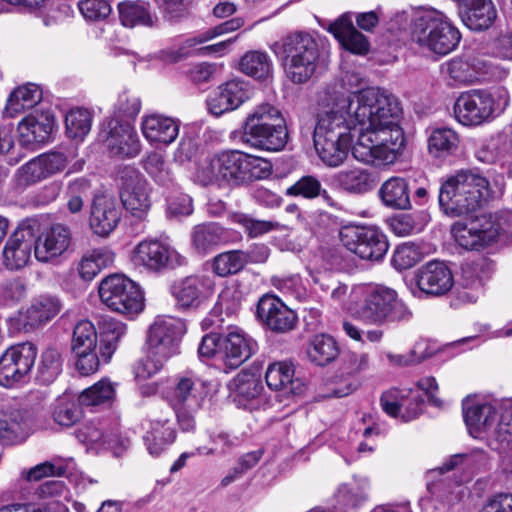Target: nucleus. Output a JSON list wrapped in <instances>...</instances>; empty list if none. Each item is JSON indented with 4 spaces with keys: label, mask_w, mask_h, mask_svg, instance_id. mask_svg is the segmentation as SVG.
Here are the masks:
<instances>
[{
    "label": "nucleus",
    "mask_w": 512,
    "mask_h": 512,
    "mask_svg": "<svg viewBox=\"0 0 512 512\" xmlns=\"http://www.w3.org/2000/svg\"><path fill=\"white\" fill-rule=\"evenodd\" d=\"M225 240L224 228L215 222L198 224L191 231L192 246L199 254L208 253Z\"/></svg>",
    "instance_id": "a19ab883"
},
{
    "label": "nucleus",
    "mask_w": 512,
    "mask_h": 512,
    "mask_svg": "<svg viewBox=\"0 0 512 512\" xmlns=\"http://www.w3.org/2000/svg\"><path fill=\"white\" fill-rule=\"evenodd\" d=\"M246 154L240 151H224L209 161V179L223 180L232 184L243 183Z\"/></svg>",
    "instance_id": "5701e85b"
},
{
    "label": "nucleus",
    "mask_w": 512,
    "mask_h": 512,
    "mask_svg": "<svg viewBox=\"0 0 512 512\" xmlns=\"http://www.w3.org/2000/svg\"><path fill=\"white\" fill-rule=\"evenodd\" d=\"M180 130V121L160 114H146L141 119V131L144 138L152 144L169 145L173 143Z\"/></svg>",
    "instance_id": "c85d7f7f"
},
{
    "label": "nucleus",
    "mask_w": 512,
    "mask_h": 512,
    "mask_svg": "<svg viewBox=\"0 0 512 512\" xmlns=\"http://www.w3.org/2000/svg\"><path fill=\"white\" fill-rule=\"evenodd\" d=\"M71 349L81 375L87 376L98 370L100 358L97 353V332L90 321L83 320L76 324Z\"/></svg>",
    "instance_id": "4468645a"
},
{
    "label": "nucleus",
    "mask_w": 512,
    "mask_h": 512,
    "mask_svg": "<svg viewBox=\"0 0 512 512\" xmlns=\"http://www.w3.org/2000/svg\"><path fill=\"white\" fill-rule=\"evenodd\" d=\"M244 22L240 18H234L226 21L218 26L210 28L202 33H199L193 37L187 38L178 47L169 48L160 52V58L169 63H175L190 56L192 50L207 41H210L223 34L238 30L243 26Z\"/></svg>",
    "instance_id": "412c9836"
},
{
    "label": "nucleus",
    "mask_w": 512,
    "mask_h": 512,
    "mask_svg": "<svg viewBox=\"0 0 512 512\" xmlns=\"http://www.w3.org/2000/svg\"><path fill=\"white\" fill-rule=\"evenodd\" d=\"M37 356V349L30 342L8 348L0 357V385L10 387L20 382L30 372Z\"/></svg>",
    "instance_id": "ddd939ff"
},
{
    "label": "nucleus",
    "mask_w": 512,
    "mask_h": 512,
    "mask_svg": "<svg viewBox=\"0 0 512 512\" xmlns=\"http://www.w3.org/2000/svg\"><path fill=\"white\" fill-rule=\"evenodd\" d=\"M99 297L110 310L127 316L137 315L144 308L140 286L123 274L105 277L99 285Z\"/></svg>",
    "instance_id": "6e6552de"
},
{
    "label": "nucleus",
    "mask_w": 512,
    "mask_h": 512,
    "mask_svg": "<svg viewBox=\"0 0 512 512\" xmlns=\"http://www.w3.org/2000/svg\"><path fill=\"white\" fill-rule=\"evenodd\" d=\"M211 447L199 446L196 451L199 455H226L233 449L237 448L241 440L239 437L225 431H220L210 436Z\"/></svg>",
    "instance_id": "052dcab7"
},
{
    "label": "nucleus",
    "mask_w": 512,
    "mask_h": 512,
    "mask_svg": "<svg viewBox=\"0 0 512 512\" xmlns=\"http://www.w3.org/2000/svg\"><path fill=\"white\" fill-rule=\"evenodd\" d=\"M275 127L286 128L285 120L280 110L270 103L257 105L245 119L243 126L251 127Z\"/></svg>",
    "instance_id": "09e8293b"
},
{
    "label": "nucleus",
    "mask_w": 512,
    "mask_h": 512,
    "mask_svg": "<svg viewBox=\"0 0 512 512\" xmlns=\"http://www.w3.org/2000/svg\"><path fill=\"white\" fill-rule=\"evenodd\" d=\"M29 434V425L25 415L16 409L0 411V441L15 444L24 441Z\"/></svg>",
    "instance_id": "4c0bfd02"
},
{
    "label": "nucleus",
    "mask_w": 512,
    "mask_h": 512,
    "mask_svg": "<svg viewBox=\"0 0 512 512\" xmlns=\"http://www.w3.org/2000/svg\"><path fill=\"white\" fill-rule=\"evenodd\" d=\"M239 67L244 74L259 80L268 78L272 73L270 57L260 51H250L244 54Z\"/></svg>",
    "instance_id": "8fccbe9b"
},
{
    "label": "nucleus",
    "mask_w": 512,
    "mask_h": 512,
    "mask_svg": "<svg viewBox=\"0 0 512 512\" xmlns=\"http://www.w3.org/2000/svg\"><path fill=\"white\" fill-rule=\"evenodd\" d=\"M328 31L334 35L342 47L354 54L363 55L369 50L367 38L354 27L351 15L348 13L332 22Z\"/></svg>",
    "instance_id": "72a5a7b5"
},
{
    "label": "nucleus",
    "mask_w": 512,
    "mask_h": 512,
    "mask_svg": "<svg viewBox=\"0 0 512 512\" xmlns=\"http://www.w3.org/2000/svg\"><path fill=\"white\" fill-rule=\"evenodd\" d=\"M230 220L232 223L240 225L250 238H257L280 229V224L277 221L259 220L240 212L231 214Z\"/></svg>",
    "instance_id": "5fc2aeb1"
},
{
    "label": "nucleus",
    "mask_w": 512,
    "mask_h": 512,
    "mask_svg": "<svg viewBox=\"0 0 512 512\" xmlns=\"http://www.w3.org/2000/svg\"><path fill=\"white\" fill-rule=\"evenodd\" d=\"M489 191L486 177L473 170H459L442 182L439 205L448 216L469 215L481 206Z\"/></svg>",
    "instance_id": "7ed1b4c3"
},
{
    "label": "nucleus",
    "mask_w": 512,
    "mask_h": 512,
    "mask_svg": "<svg viewBox=\"0 0 512 512\" xmlns=\"http://www.w3.org/2000/svg\"><path fill=\"white\" fill-rule=\"evenodd\" d=\"M121 200L130 214L143 220L150 210L151 200L146 179L134 169H128L122 176Z\"/></svg>",
    "instance_id": "a211bd4d"
},
{
    "label": "nucleus",
    "mask_w": 512,
    "mask_h": 512,
    "mask_svg": "<svg viewBox=\"0 0 512 512\" xmlns=\"http://www.w3.org/2000/svg\"><path fill=\"white\" fill-rule=\"evenodd\" d=\"M208 390L207 381L194 372L176 377L168 401L183 431L194 430L195 415L202 408Z\"/></svg>",
    "instance_id": "0eeeda50"
},
{
    "label": "nucleus",
    "mask_w": 512,
    "mask_h": 512,
    "mask_svg": "<svg viewBox=\"0 0 512 512\" xmlns=\"http://www.w3.org/2000/svg\"><path fill=\"white\" fill-rule=\"evenodd\" d=\"M41 99V88L36 84L29 83L18 87L10 94L5 109L13 117L26 109L33 108Z\"/></svg>",
    "instance_id": "49530a36"
},
{
    "label": "nucleus",
    "mask_w": 512,
    "mask_h": 512,
    "mask_svg": "<svg viewBox=\"0 0 512 512\" xmlns=\"http://www.w3.org/2000/svg\"><path fill=\"white\" fill-rule=\"evenodd\" d=\"M257 316L269 329L279 333L289 332L297 324L295 312L274 295L266 294L259 299Z\"/></svg>",
    "instance_id": "6ab92c4d"
},
{
    "label": "nucleus",
    "mask_w": 512,
    "mask_h": 512,
    "mask_svg": "<svg viewBox=\"0 0 512 512\" xmlns=\"http://www.w3.org/2000/svg\"><path fill=\"white\" fill-rule=\"evenodd\" d=\"M71 242L70 230L61 224H55L40 234H37L35 258L42 263L51 262L60 257Z\"/></svg>",
    "instance_id": "393cba45"
},
{
    "label": "nucleus",
    "mask_w": 512,
    "mask_h": 512,
    "mask_svg": "<svg viewBox=\"0 0 512 512\" xmlns=\"http://www.w3.org/2000/svg\"><path fill=\"white\" fill-rule=\"evenodd\" d=\"M71 462L72 459H53L52 461L40 463L25 472V478L28 481H39L48 476H63Z\"/></svg>",
    "instance_id": "69168bd1"
},
{
    "label": "nucleus",
    "mask_w": 512,
    "mask_h": 512,
    "mask_svg": "<svg viewBox=\"0 0 512 512\" xmlns=\"http://www.w3.org/2000/svg\"><path fill=\"white\" fill-rule=\"evenodd\" d=\"M401 118L400 102L387 90L369 87L334 94L318 113L313 136L352 137L351 130L358 125L361 132L352 147L353 157L365 164H391L406 145Z\"/></svg>",
    "instance_id": "f257e3e1"
},
{
    "label": "nucleus",
    "mask_w": 512,
    "mask_h": 512,
    "mask_svg": "<svg viewBox=\"0 0 512 512\" xmlns=\"http://www.w3.org/2000/svg\"><path fill=\"white\" fill-rule=\"evenodd\" d=\"M382 409L392 417H399L404 422L416 419L422 412L424 400L420 396L408 397L403 391L391 389L380 398Z\"/></svg>",
    "instance_id": "c756f323"
},
{
    "label": "nucleus",
    "mask_w": 512,
    "mask_h": 512,
    "mask_svg": "<svg viewBox=\"0 0 512 512\" xmlns=\"http://www.w3.org/2000/svg\"><path fill=\"white\" fill-rule=\"evenodd\" d=\"M306 354L312 363L318 366H325L338 357L339 347L332 336L317 334L309 341Z\"/></svg>",
    "instance_id": "a18cd8bd"
},
{
    "label": "nucleus",
    "mask_w": 512,
    "mask_h": 512,
    "mask_svg": "<svg viewBox=\"0 0 512 512\" xmlns=\"http://www.w3.org/2000/svg\"><path fill=\"white\" fill-rule=\"evenodd\" d=\"M411 39L419 47L445 56L456 49L461 34L442 12L424 9L417 12L412 19Z\"/></svg>",
    "instance_id": "423d86ee"
},
{
    "label": "nucleus",
    "mask_w": 512,
    "mask_h": 512,
    "mask_svg": "<svg viewBox=\"0 0 512 512\" xmlns=\"http://www.w3.org/2000/svg\"><path fill=\"white\" fill-rule=\"evenodd\" d=\"M441 73L452 85L468 84L475 81V73L468 61L453 58L441 65Z\"/></svg>",
    "instance_id": "4d7b16f0"
},
{
    "label": "nucleus",
    "mask_w": 512,
    "mask_h": 512,
    "mask_svg": "<svg viewBox=\"0 0 512 512\" xmlns=\"http://www.w3.org/2000/svg\"><path fill=\"white\" fill-rule=\"evenodd\" d=\"M115 396L114 385L105 379L82 391L78 397L79 404L85 407H96L110 403Z\"/></svg>",
    "instance_id": "864d4df0"
},
{
    "label": "nucleus",
    "mask_w": 512,
    "mask_h": 512,
    "mask_svg": "<svg viewBox=\"0 0 512 512\" xmlns=\"http://www.w3.org/2000/svg\"><path fill=\"white\" fill-rule=\"evenodd\" d=\"M333 180L339 188L352 194L366 193L374 185L371 173L359 167L341 170L334 175Z\"/></svg>",
    "instance_id": "c03bdc74"
},
{
    "label": "nucleus",
    "mask_w": 512,
    "mask_h": 512,
    "mask_svg": "<svg viewBox=\"0 0 512 512\" xmlns=\"http://www.w3.org/2000/svg\"><path fill=\"white\" fill-rule=\"evenodd\" d=\"M243 286L236 280L227 283L218 295L217 307L227 315L236 313L244 300Z\"/></svg>",
    "instance_id": "bf43d9fd"
},
{
    "label": "nucleus",
    "mask_w": 512,
    "mask_h": 512,
    "mask_svg": "<svg viewBox=\"0 0 512 512\" xmlns=\"http://www.w3.org/2000/svg\"><path fill=\"white\" fill-rule=\"evenodd\" d=\"M383 204L389 208L406 210L411 207L409 186L401 177L387 179L379 189Z\"/></svg>",
    "instance_id": "79ce46f5"
},
{
    "label": "nucleus",
    "mask_w": 512,
    "mask_h": 512,
    "mask_svg": "<svg viewBox=\"0 0 512 512\" xmlns=\"http://www.w3.org/2000/svg\"><path fill=\"white\" fill-rule=\"evenodd\" d=\"M459 137L450 128H436L428 138V150L434 157L452 154L458 147Z\"/></svg>",
    "instance_id": "3c124183"
},
{
    "label": "nucleus",
    "mask_w": 512,
    "mask_h": 512,
    "mask_svg": "<svg viewBox=\"0 0 512 512\" xmlns=\"http://www.w3.org/2000/svg\"><path fill=\"white\" fill-rule=\"evenodd\" d=\"M339 236L348 251L370 262L382 261L389 248L387 236L376 226H345Z\"/></svg>",
    "instance_id": "1a4fd4ad"
},
{
    "label": "nucleus",
    "mask_w": 512,
    "mask_h": 512,
    "mask_svg": "<svg viewBox=\"0 0 512 512\" xmlns=\"http://www.w3.org/2000/svg\"><path fill=\"white\" fill-rule=\"evenodd\" d=\"M502 223L496 215L483 214L452 225L451 232L455 241L466 250H479L494 242Z\"/></svg>",
    "instance_id": "9b49d317"
},
{
    "label": "nucleus",
    "mask_w": 512,
    "mask_h": 512,
    "mask_svg": "<svg viewBox=\"0 0 512 512\" xmlns=\"http://www.w3.org/2000/svg\"><path fill=\"white\" fill-rule=\"evenodd\" d=\"M256 349L257 343L237 327L230 328L221 341V355L230 369H235L247 361Z\"/></svg>",
    "instance_id": "4be33fe9"
},
{
    "label": "nucleus",
    "mask_w": 512,
    "mask_h": 512,
    "mask_svg": "<svg viewBox=\"0 0 512 512\" xmlns=\"http://www.w3.org/2000/svg\"><path fill=\"white\" fill-rule=\"evenodd\" d=\"M451 270L440 261H431L417 272L419 290L430 296H441L453 287Z\"/></svg>",
    "instance_id": "a878e982"
},
{
    "label": "nucleus",
    "mask_w": 512,
    "mask_h": 512,
    "mask_svg": "<svg viewBox=\"0 0 512 512\" xmlns=\"http://www.w3.org/2000/svg\"><path fill=\"white\" fill-rule=\"evenodd\" d=\"M54 126V119L51 116L37 118L29 115L18 125L20 141L25 146H32L44 143L49 139Z\"/></svg>",
    "instance_id": "58836bf2"
},
{
    "label": "nucleus",
    "mask_w": 512,
    "mask_h": 512,
    "mask_svg": "<svg viewBox=\"0 0 512 512\" xmlns=\"http://www.w3.org/2000/svg\"><path fill=\"white\" fill-rule=\"evenodd\" d=\"M463 22L472 30L489 28L496 18V11L490 0H484L461 14Z\"/></svg>",
    "instance_id": "603ef678"
},
{
    "label": "nucleus",
    "mask_w": 512,
    "mask_h": 512,
    "mask_svg": "<svg viewBox=\"0 0 512 512\" xmlns=\"http://www.w3.org/2000/svg\"><path fill=\"white\" fill-rule=\"evenodd\" d=\"M146 172L159 184L167 185L172 179L164 157L159 153H151L144 162Z\"/></svg>",
    "instance_id": "774afa93"
},
{
    "label": "nucleus",
    "mask_w": 512,
    "mask_h": 512,
    "mask_svg": "<svg viewBox=\"0 0 512 512\" xmlns=\"http://www.w3.org/2000/svg\"><path fill=\"white\" fill-rule=\"evenodd\" d=\"M66 156L60 152L41 154L20 166L14 174L18 189L35 185L62 171L66 166Z\"/></svg>",
    "instance_id": "dca6fc26"
},
{
    "label": "nucleus",
    "mask_w": 512,
    "mask_h": 512,
    "mask_svg": "<svg viewBox=\"0 0 512 512\" xmlns=\"http://www.w3.org/2000/svg\"><path fill=\"white\" fill-rule=\"evenodd\" d=\"M67 135L72 139L82 140L91 129V114L83 108H75L65 117Z\"/></svg>",
    "instance_id": "13d9d810"
},
{
    "label": "nucleus",
    "mask_w": 512,
    "mask_h": 512,
    "mask_svg": "<svg viewBox=\"0 0 512 512\" xmlns=\"http://www.w3.org/2000/svg\"><path fill=\"white\" fill-rule=\"evenodd\" d=\"M119 19L123 26L134 28L143 26L152 28L158 24V16L149 7L140 2H122L118 5Z\"/></svg>",
    "instance_id": "ea45409f"
},
{
    "label": "nucleus",
    "mask_w": 512,
    "mask_h": 512,
    "mask_svg": "<svg viewBox=\"0 0 512 512\" xmlns=\"http://www.w3.org/2000/svg\"><path fill=\"white\" fill-rule=\"evenodd\" d=\"M422 257L423 252L418 245L413 242H404L395 248L391 264L396 270L402 271L413 267Z\"/></svg>",
    "instance_id": "680f3d73"
},
{
    "label": "nucleus",
    "mask_w": 512,
    "mask_h": 512,
    "mask_svg": "<svg viewBox=\"0 0 512 512\" xmlns=\"http://www.w3.org/2000/svg\"><path fill=\"white\" fill-rule=\"evenodd\" d=\"M184 332L182 320L171 316L158 317L150 326L147 348L153 354L170 359L179 353V342Z\"/></svg>",
    "instance_id": "f8f14e48"
},
{
    "label": "nucleus",
    "mask_w": 512,
    "mask_h": 512,
    "mask_svg": "<svg viewBox=\"0 0 512 512\" xmlns=\"http://www.w3.org/2000/svg\"><path fill=\"white\" fill-rule=\"evenodd\" d=\"M177 437L172 413L162 415L150 421V427L143 436L147 451L153 457L160 456Z\"/></svg>",
    "instance_id": "7c9ffc66"
},
{
    "label": "nucleus",
    "mask_w": 512,
    "mask_h": 512,
    "mask_svg": "<svg viewBox=\"0 0 512 512\" xmlns=\"http://www.w3.org/2000/svg\"><path fill=\"white\" fill-rule=\"evenodd\" d=\"M494 111L492 95L483 90L462 93L454 104L457 121L465 126H476L486 121Z\"/></svg>",
    "instance_id": "f3484780"
},
{
    "label": "nucleus",
    "mask_w": 512,
    "mask_h": 512,
    "mask_svg": "<svg viewBox=\"0 0 512 512\" xmlns=\"http://www.w3.org/2000/svg\"><path fill=\"white\" fill-rule=\"evenodd\" d=\"M40 223L35 219L23 220L8 236L3 250V265L12 271L24 268L35 253Z\"/></svg>",
    "instance_id": "9d476101"
},
{
    "label": "nucleus",
    "mask_w": 512,
    "mask_h": 512,
    "mask_svg": "<svg viewBox=\"0 0 512 512\" xmlns=\"http://www.w3.org/2000/svg\"><path fill=\"white\" fill-rule=\"evenodd\" d=\"M274 51L282 60L286 77L295 84L306 83L324 63L317 40L306 32L287 35L275 43Z\"/></svg>",
    "instance_id": "20e7f679"
},
{
    "label": "nucleus",
    "mask_w": 512,
    "mask_h": 512,
    "mask_svg": "<svg viewBox=\"0 0 512 512\" xmlns=\"http://www.w3.org/2000/svg\"><path fill=\"white\" fill-rule=\"evenodd\" d=\"M176 252L168 245L156 239H145L133 250L132 262L135 266L150 271H160L166 267Z\"/></svg>",
    "instance_id": "cd10ccee"
},
{
    "label": "nucleus",
    "mask_w": 512,
    "mask_h": 512,
    "mask_svg": "<svg viewBox=\"0 0 512 512\" xmlns=\"http://www.w3.org/2000/svg\"><path fill=\"white\" fill-rule=\"evenodd\" d=\"M314 148L320 160L329 167H338L352 150V137L313 136Z\"/></svg>",
    "instance_id": "e433bc0d"
},
{
    "label": "nucleus",
    "mask_w": 512,
    "mask_h": 512,
    "mask_svg": "<svg viewBox=\"0 0 512 512\" xmlns=\"http://www.w3.org/2000/svg\"><path fill=\"white\" fill-rule=\"evenodd\" d=\"M62 305L56 296L43 294L32 299L30 305L19 314V322L24 331H32L51 321L61 310Z\"/></svg>",
    "instance_id": "bb28decb"
},
{
    "label": "nucleus",
    "mask_w": 512,
    "mask_h": 512,
    "mask_svg": "<svg viewBox=\"0 0 512 512\" xmlns=\"http://www.w3.org/2000/svg\"><path fill=\"white\" fill-rule=\"evenodd\" d=\"M350 296L358 300L356 317L370 325L405 323L411 320L412 311L399 298L396 290L385 285H358L351 289Z\"/></svg>",
    "instance_id": "f03ea898"
},
{
    "label": "nucleus",
    "mask_w": 512,
    "mask_h": 512,
    "mask_svg": "<svg viewBox=\"0 0 512 512\" xmlns=\"http://www.w3.org/2000/svg\"><path fill=\"white\" fill-rule=\"evenodd\" d=\"M268 387L282 392L285 396H296L304 392L305 386L294 379L293 366L287 362H276L268 366L265 374Z\"/></svg>",
    "instance_id": "c9c22d12"
},
{
    "label": "nucleus",
    "mask_w": 512,
    "mask_h": 512,
    "mask_svg": "<svg viewBox=\"0 0 512 512\" xmlns=\"http://www.w3.org/2000/svg\"><path fill=\"white\" fill-rule=\"evenodd\" d=\"M126 334V325L118 320L108 319L102 323L100 355L107 363L117 349L118 342Z\"/></svg>",
    "instance_id": "de8ad7c7"
},
{
    "label": "nucleus",
    "mask_w": 512,
    "mask_h": 512,
    "mask_svg": "<svg viewBox=\"0 0 512 512\" xmlns=\"http://www.w3.org/2000/svg\"><path fill=\"white\" fill-rule=\"evenodd\" d=\"M475 155L480 162L499 165L512 175V131L491 139Z\"/></svg>",
    "instance_id": "f704fd0d"
},
{
    "label": "nucleus",
    "mask_w": 512,
    "mask_h": 512,
    "mask_svg": "<svg viewBox=\"0 0 512 512\" xmlns=\"http://www.w3.org/2000/svg\"><path fill=\"white\" fill-rule=\"evenodd\" d=\"M288 139L287 128L243 126L241 141L258 150L280 151Z\"/></svg>",
    "instance_id": "2f4dec72"
},
{
    "label": "nucleus",
    "mask_w": 512,
    "mask_h": 512,
    "mask_svg": "<svg viewBox=\"0 0 512 512\" xmlns=\"http://www.w3.org/2000/svg\"><path fill=\"white\" fill-rule=\"evenodd\" d=\"M245 267L243 251L232 250L221 253L214 258L213 271L221 277L236 274Z\"/></svg>",
    "instance_id": "e2e57ef3"
},
{
    "label": "nucleus",
    "mask_w": 512,
    "mask_h": 512,
    "mask_svg": "<svg viewBox=\"0 0 512 512\" xmlns=\"http://www.w3.org/2000/svg\"><path fill=\"white\" fill-rule=\"evenodd\" d=\"M105 142L113 155L132 158L140 152L139 137L128 120L110 119Z\"/></svg>",
    "instance_id": "aec40b11"
},
{
    "label": "nucleus",
    "mask_w": 512,
    "mask_h": 512,
    "mask_svg": "<svg viewBox=\"0 0 512 512\" xmlns=\"http://www.w3.org/2000/svg\"><path fill=\"white\" fill-rule=\"evenodd\" d=\"M63 359L58 349H45L38 365L37 377L43 384L52 383L62 371Z\"/></svg>",
    "instance_id": "6e6d98bb"
},
{
    "label": "nucleus",
    "mask_w": 512,
    "mask_h": 512,
    "mask_svg": "<svg viewBox=\"0 0 512 512\" xmlns=\"http://www.w3.org/2000/svg\"><path fill=\"white\" fill-rule=\"evenodd\" d=\"M81 418L79 407L68 396L64 395L56 400L53 409L54 421L65 427L74 425Z\"/></svg>",
    "instance_id": "0e129e2a"
},
{
    "label": "nucleus",
    "mask_w": 512,
    "mask_h": 512,
    "mask_svg": "<svg viewBox=\"0 0 512 512\" xmlns=\"http://www.w3.org/2000/svg\"><path fill=\"white\" fill-rule=\"evenodd\" d=\"M230 389L233 401L239 408L253 410L261 402L264 387L259 376L241 372L233 379Z\"/></svg>",
    "instance_id": "473e14b6"
},
{
    "label": "nucleus",
    "mask_w": 512,
    "mask_h": 512,
    "mask_svg": "<svg viewBox=\"0 0 512 512\" xmlns=\"http://www.w3.org/2000/svg\"><path fill=\"white\" fill-rule=\"evenodd\" d=\"M370 482L366 477H354L352 483L341 484L335 492L336 502L347 509L357 508L369 498Z\"/></svg>",
    "instance_id": "37998d69"
},
{
    "label": "nucleus",
    "mask_w": 512,
    "mask_h": 512,
    "mask_svg": "<svg viewBox=\"0 0 512 512\" xmlns=\"http://www.w3.org/2000/svg\"><path fill=\"white\" fill-rule=\"evenodd\" d=\"M158 354H153L152 350L147 348L146 355L138 360L134 365L135 378L138 380H146L157 374L168 361Z\"/></svg>",
    "instance_id": "338daca9"
},
{
    "label": "nucleus",
    "mask_w": 512,
    "mask_h": 512,
    "mask_svg": "<svg viewBox=\"0 0 512 512\" xmlns=\"http://www.w3.org/2000/svg\"><path fill=\"white\" fill-rule=\"evenodd\" d=\"M214 280L205 274H194L174 281L170 287L178 308H199L214 292Z\"/></svg>",
    "instance_id": "2eb2a0df"
},
{
    "label": "nucleus",
    "mask_w": 512,
    "mask_h": 512,
    "mask_svg": "<svg viewBox=\"0 0 512 512\" xmlns=\"http://www.w3.org/2000/svg\"><path fill=\"white\" fill-rule=\"evenodd\" d=\"M121 214L116 199L107 195L97 196L91 207L90 228L98 236L107 237L118 226Z\"/></svg>",
    "instance_id": "b1692460"
},
{
    "label": "nucleus",
    "mask_w": 512,
    "mask_h": 512,
    "mask_svg": "<svg viewBox=\"0 0 512 512\" xmlns=\"http://www.w3.org/2000/svg\"><path fill=\"white\" fill-rule=\"evenodd\" d=\"M464 420L470 435L484 439L497 451L512 446V403L505 407L498 419V411L491 403H477L467 406L464 403Z\"/></svg>",
    "instance_id": "39448f33"
}]
</instances>
